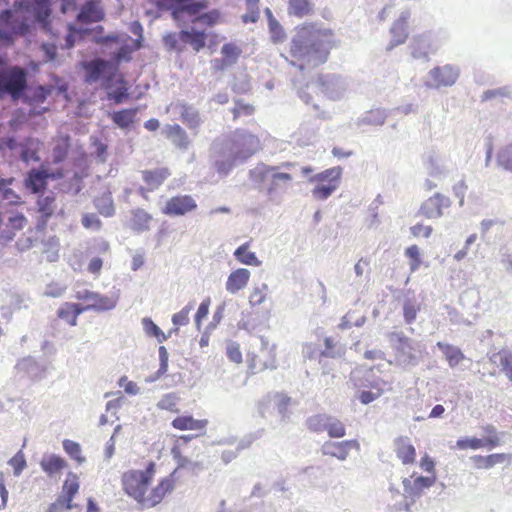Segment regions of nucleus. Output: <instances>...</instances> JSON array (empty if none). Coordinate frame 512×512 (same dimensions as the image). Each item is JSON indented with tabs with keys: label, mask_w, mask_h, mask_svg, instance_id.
I'll return each instance as SVG.
<instances>
[{
	"label": "nucleus",
	"mask_w": 512,
	"mask_h": 512,
	"mask_svg": "<svg viewBox=\"0 0 512 512\" xmlns=\"http://www.w3.org/2000/svg\"><path fill=\"white\" fill-rule=\"evenodd\" d=\"M49 179V172L44 169H32L30 170L25 179L24 186L31 193H39L47 186V180Z\"/></svg>",
	"instance_id": "6ab92c4d"
},
{
	"label": "nucleus",
	"mask_w": 512,
	"mask_h": 512,
	"mask_svg": "<svg viewBox=\"0 0 512 512\" xmlns=\"http://www.w3.org/2000/svg\"><path fill=\"white\" fill-rule=\"evenodd\" d=\"M119 296L115 293L112 295H102L97 293L93 303L86 306L88 311L105 312L113 310L118 303Z\"/></svg>",
	"instance_id": "a878e982"
},
{
	"label": "nucleus",
	"mask_w": 512,
	"mask_h": 512,
	"mask_svg": "<svg viewBox=\"0 0 512 512\" xmlns=\"http://www.w3.org/2000/svg\"><path fill=\"white\" fill-rule=\"evenodd\" d=\"M290 53L299 62L297 66L300 70L323 64L329 53L325 34L313 24L303 25L291 41Z\"/></svg>",
	"instance_id": "f03ea898"
},
{
	"label": "nucleus",
	"mask_w": 512,
	"mask_h": 512,
	"mask_svg": "<svg viewBox=\"0 0 512 512\" xmlns=\"http://www.w3.org/2000/svg\"><path fill=\"white\" fill-rule=\"evenodd\" d=\"M53 90L52 86H38L28 96V99L32 103H43Z\"/></svg>",
	"instance_id": "052dcab7"
},
{
	"label": "nucleus",
	"mask_w": 512,
	"mask_h": 512,
	"mask_svg": "<svg viewBox=\"0 0 512 512\" xmlns=\"http://www.w3.org/2000/svg\"><path fill=\"white\" fill-rule=\"evenodd\" d=\"M451 201L448 197L441 193H435L433 196L425 200L419 210V213L428 219L440 218L443 215V208H448Z\"/></svg>",
	"instance_id": "9b49d317"
},
{
	"label": "nucleus",
	"mask_w": 512,
	"mask_h": 512,
	"mask_svg": "<svg viewBox=\"0 0 512 512\" xmlns=\"http://www.w3.org/2000/svg\"><path fill=\"white\" fill-rule=\"evenodd\" d=\"M437 347L442 351L451 368L456 367L465 358L462 351L456 346L437 342Z\"/></svg>",
	"instance_id": "c9c22d12"
},
{
	"label": "nucleus",
	"mask_w": 512,
	"mask_h": 512,
	"mask_svg": "<svg viewBox=\"0 0 512 512\" xmlns=\"http://www.w3.org/2000/svg\"><path fill=\"white\" fill-rule=\"evenodd\" d=\"M152 219L151 215L143 209L133 211L131 219V228L136 232H144L149 229V222Z\"/></svg>",
	"instance_id": "a19ab883"
},
{
	"label": "nucleus",
	"mask_w": 512,
	"mask_h": 512,
	"mask_svg": "<svg viewBox=\"0 0 512 512\" xmlns=\"http://www.w3.org/2000/svg\"><path fill=\"white\" fill-rule=\"evenodd\" d=\"M104 89L107 91V98L113 100L116 104L123 103L129 96L127 82L122 76L118 78L115 77V80L111 83V87Z\"/></svg>",
	"instance_id": "393cba45"
},
{
	"label": "nucleus",
	"mask_w": 512,
	"mask_h": 512,
	"mask_svg": "<svg viewBox=\"0 0 512 512\" xmlns=\"http://www.w3.org/2000/svg\"><path fill=\"white\" fill-rule=\"evenodd\" d=\"M271 33V39L274 43L282 42L285 38V32L277 20H271L268 24Z\"/></svg>",
	"instance_id": "338daca9"
},
{
	"label": "nucleus",
	"mask_w": 512,
	"mask_h": 512,
	"mask_svg": "<svg viewBox=\"0 0 512 512\" xmlns=\"http://www.w3.org/2000/svg\"><path fill=\"white\" fill-rule=\"evenodd\" d=\"M500 445V438L496 435L486 437L484 439H479L476 437L472 438H461L458 439L456 442V447L465 450V449H479L482 447H489V448H495Z\"/></svg>",
	"instance_id": "aec40b11"
},
{
	"label": "nucleus",
	"mask_w": 512,
	"mask_h": 512,
	"mask_svg": "<svg viewBox=\"0 0 512 512\" xmlns=\"http://www.w3.org/2000/svg\"><path fill=\"white\" fill-rule=\"evenodd\" d=\"M169 176L170 172L167 168L143 172V179L151 191L157 189Z\"/></svg>",
	"instance_id": "f704fd0d"
},
{
	"label": "nucleus",
	"mask_w": 512,
	"mask_h": 512,
	"mask_svg": "<svg viewBox=\"0 0 512 512\" xmlns=\"http://www.w3.org/2000/svg\"><path fill=\"white\" fill-rule=\"evenodd\" d=\"M351 448L359 449V443L356 440H345L341 442L327 441L322 445L321 451L323 455L344 461L347 459Z\"/></svg>",
	"instance_id": "4468645a"
},
{
	"label": "nucleus",
	"mask_w": 512,
	"mask_h": 512,
	"mask_svg": "<svg viewBox=\"0 0 512 512\" xmlns=\"http://www.w3.org/2000/svg\"><path fill=\"white\" fill-rule=\"evenodd\" d=\"M174 489V481L167 477L161 480V482L151 491V493L144 497L143 507H154L159 504L167 493H170Z\"/></svg>",
	"instance_id": "a211bd4d"
},
{
	"label": "nucleus",
	"mask_w": 512,
	"mask_h": 512,
	"mask_svg": "<svg viewBox=\"0 0 512 512\" xmlns=\"http://www.w3.org/2000/svg\"><path fill=\"white\" fill-rule=\"evenodd\" d=\"M250 278V271L245 268H239L230 273L226 281V290L235 294L246 287Z\"/></svg>",
	"instance_id": "5701e85b"
},
{
	"label": "nucleus",
	"mask_w": 512,
	"mask_h": 512,
	"mask_svg": "<svg viewBox=\"0 0 512 512\" xmlns=\"http://www.w3.org/2000/svg\"><path fill=\"white\" fill-rule=\"evenodd\" d=\"M249 245V242H246L239 246L234 251V257L242 264L258 267L262 262L257 258L254 252L248 251Z\"/></svg>",
	"instance_id": "4c0bfd02"
},
{
	"label": "nucleus",
	"mask_w": 512,
	"mask_h": 512,
	"mask_svg": "<svg viewBox=\"0 0 512 512\" xmlns=\"http://www.w3.org/2000/svg\"><path fill=\"white\" fill-rule=\"evenodd\" d=\"M492 360H499L505 375L512 381V354L507 351L499 352L493 355Z\"/></svg>",
	"instance_id": "3c124183"
},
{
	"label": "nucleus",
	"mask_w": 512,
	"mask_h": 512,
	"mask_svg": "<svg viewBox=\"0 0 512 512\" xmlns=\"http://www.w3.org/2000/svg\"><path fill=\"white\" fill-rule=\"evenodd\" d=\"M51 1L52 0H33L32 11L36 22L47 25L51 16Z\"/></svg>",
	"instance_id": "7c9ffc66"
},
{
	"label": "nucleus",
	"mask_w": 512,
	"mask_h": 512,
	"mask_svg": "<svg viewBox=\"0 0 512 512\" xmlns=\"http://www.w3.org/2000/svg\"><path fill=\"white\" fill-rule=\"evenodd\" d=\"M178 401L179 397L175 393H168L160 399L157 406L162 410L174 411Z\"/></svg>",
	"instance_id": "69168bd1"
},
{
	"label": "nucleus",
	"mask_w": 512,
	"mask_h": 512,
	"mask_svg": "<svg viewBox=\"0 0 512 512\" xmlns=\"http://www.w3.org/2000/svg\"><path fill=\"white\" fill-rule=\"evenodd\" d=\"M38 212L40 213L39 224L45 226L48 219L54 214L57 205L56 198L53 193L41 195L37 200Z\"/></svg>",
	"instance_id": "b1692460"
},
{
	"label": "nucleus",
	"mask_w": 512,
	"mask_h": 512,
	"mask_svg": "<svg viewBox=\"0 0 512 512\" xmlns=\"http://www.w3.org/2000/svg\"><path fill=\"white\" fill-rule=\"evenodd\" d=\"M419 306L415 300L407 299L403 305V315L407 324L412 323L417 316Z\"/></svg>",
	"instance_id": "e2e57ef3"
},
{
	"label": "nucleus",
	"mask_w": 512,
	"mask_h": 512,
	"mask_svg": "<svg viewBox=\"0 0 512 512\" xmlns=\"http://www.w3.org/2000/svg\"><path fill=\"white\" fill-rule=\"evenodd\" d=\"M387 114L385 110L375 109L369 111L363 118L362 122L369 125H382L386 120Z\"/></svg>",
	"instance_id": "5fc2aeb1"
},
{
	"label": "nucleus",
	"mask_w": 512,
	"mask_h": 512,
	"mask_svg": "<svg viewBox=\"0 0 512 512\" xmlns=\"http://www.w3.org/2000/svg\"><path fill=\"white\" fill-rule=\"evenodd\" d=\"M328 420V414L313 415L307 419V427L313 432H323L326 431Z\"/></svg>",
	"instance_id": "8fccbe9b"
},
{
	"label": "nucleus",
	"mask_w": 512,
	"mask_h": 512,
	"mask_svg": "<svg viewBox=\"0 0 512 512\" xmlns=\"http://www.w3.org/2000/svg\"><path fill=\"white\" fill-rule=\"evenodd\" d=\"M154 464L150 463L146 470H133L123 475V487L125 492L138 503L143 504L145 493L152 480Z\"/></svg>",
	"instance_id": "20e7f679"
},
{
	"label": "nucleus",
	"mask_w": 512,
	"mask_h": 512,
	"mask_svg": "<svg viewBox=\"0 0 512 512\" xmlns=\"http://www.w3.org/2000/svg\"><path fill=\"white\" fill-rule=\"evenodd\" d=\"M73 307L74 305H72V303H65L57 311L58 317L66 321L71 326H75L77 324V319L75 317Z\"/></svg>",
	"instance_id": "0e129e2a"
},
{
	"label": "nucleus",
	"mask_w": 512,
	"mask_h": 512,
	"mask_svg": "<svg viewBox=\"0 0 512 512\" xmlns=\"http://www.w3.org/2000/svg\"><path fill=\"white\" fill-rule=\"evenodd\" d=\"M268 285L262 283L260 286L253 288V291L249 297V303L251 306L261 305L267 296Z\"/></svg>",
	"instance_id": "4d7b16f0"
},
{
	"label": "nucleus",
	"mask_w": 512,
	"mask_h": 512,
	"mask_svg": "<svg viewBox=\"0 0 512 512\" xmlns=\"http://www.w3.org/2000/svg\"><path fill=\"white\" fill-rule=\"evenodd\" d=\"M181 118L190 129H197L200 125V117L198 111L187 104H182L180 108Z\"/></svg>",
	"instance_id": "37998d69"
},
{
	"label": "nucleus",
	"mask_w": 512,
	"mask_h": 512,
	"mask_svg": "<svg viewBox=\"0 0 512 512\" xmlns=\"http://www.w3.org/2000/svg\"><path fill=\"white\" fill-rule=\"evenodd\" d=\"M395 452L403 464H411L415 461L416 451L407 436H400L394 440Z\"/></svg>",
	"instance_id": "412c9836"
},
{
	"label": "nucleus",
	"mask_w": 512,
	"mask_h": 512,
	"mask_svg": "<svg viewBox=\"0 0 512 512\" xmlns=\"http://www.w3.org/2000/svg\"><path fill=\"white\" fill-rule=\"evenodd\" d=\"M275 166L258 164L249 171V178L256 187L262 188L268 185L269 179L273 173Z\"/></svg>",
	"instance_id": "bb28decb"
},
{
	"label": "nucleus",
	"mask_w": 512,
	"mask_h": 512,
	"mask_svg": "<svg viewBox=\"0 0 512 512\" xmlns=\"http://www.w3.org/2000/svg\"><path fill=\"white\" fill-rule=\"evenodd\" d=\"M317 83L321 92L331 100L341 99L348 89L346 79L334 74L320 76Z\"/></svg>",
	"instance_id": "6e6552de"
},
{
	"label": "nucleus",
	"mask_w": 512,
	"mask_h": 512,
	"mask_svg": "<svg viewBox=\"0 0 512 512\" xmlns=\"http://www.w3.org/2000/svg\"><path fill=\"white\" fill-rule=\"evenodd\" d=\"M208 421L197 420L190 415L178 416L172 421V426L178 430H203Z\"/></svg>",
	"instance_id": "473e14b6"
},
{
	"label": "nucleus",
	"mask_w": 512,
	"mask_h": 512,
	"mask_svg": "<svg viewBox=\"0 0 512 512\" xmlns=\"http://www.w3.org/2000/svg\"><path fill=\"white\" fill-rule=\"evenodd\" d=\"M85 82L93 84L101 80L102 88L111 87V83L117 75L115 63L108 62L102 58H95L91 61L84 62Z\"/></svg>",
	"instance_id": "39448f33"
},
{
	"label": "nucleus",
	"mask_w": 512,
	"mask_h": 512,
	"mask_svg": "<svg viewBox=\"0 0 512 512\" xmlns=\"http://www.w3.org/2000/svg\"><path fill=\"white\" fill-rule=\"evenodd\" d=\"M221 54L228 64L234 65L241 54V50L233 43H226L221 48Z\"/></svg>",
	"instance_id": "6e6d98bb"
},
{
	"label": "nucleus",
	"mask_w": 512,
	"mask_h": 512,
	"mask_svg": "<svg viewBox=\"0 0 512 512\" xmlns=\"http://www.w3.org/2000/svg\"><path fill=\"white\" fill-rule=\"evenodd\" d=\"M510 456L505 453H495L488 456L475 455L471 457L477 469H490L497 464H502L508 460Z\"/></svg>",
	"instance_id": "cd10ccee"
},
{
	"label": "nucleus",
	"mask_w": 512,
	"mask_h": 512,
	"mask_svg": "<svg viewBox=\"0 0 512 512\" xmlns=\"http://www.w3.org/2000/svg\"><path fill=\"white\" fill-rule=\"evenodd\" d=\"M105 13L95 0L87 1L77 14V21L83 24L103 20Z\"/></svg>",
	"instance_id": "dca6fc26"
},
{
	"label": "nucleus",
	"mask_w": 512,
	"mask_h": 512,
	"mask_svg": "<svg viewBox=\"0 0 512 512\" xmlns=\"http://www.w3.org/2000/svg\"><path fill=\"white\" fill-rule=\"evenodd\" d=\"M339 185V183L316 184L313 190L311 191L312 196L316 200H326L333 194V192H335L338 189Z\"/></svg>",
	"instance_id": "49530a36"
},
{
	"label": "nucleus",
	"mask_w": 512,
	"mask_h": 512,
	"mask_svg": "<svg viewBox=\"0 0 512 512\" xmlns=\"http://www.w3.org/2000/svg\"><path fill=\"white\" fill-rule=\"evenodd\" d=\"M39 464L43 472L49 477L59 473L67 466V462L62 457L53 453L44 454Z\"/></svg>",
	"instance_id": "4be33fe9"
},
{
	"label": "nucleus",
	"mask_w": 512,
	"mask_h": 512,
	"mask_svg": "<svg viewBox=\"0 0 512 512\" xmlns=\"http://www.w3.org/2000/svg\"><path fill=\"white\" fill-rule=\"evenodd\" d=\"M195 303L189 302L181 311L172 316V323L177 327L186 325L189 322V314L194 309Z\"/></svg>",
	"instance_id": "bf43d9fd"
},
{
	"label": "nucleus",
	"mask_w": 512,
	"mask_h": 512,
	"mask_svg": "<svg viewBox=\"0 0 512 512\" xmlns=\"http://www.w3.org/2000/svg\"><path fill=\"white\" fill-rule=\"evenodd\" d=\"M313 11V4L309 0H288V13L302 18Z\"/></svg>",
	"instance_id": "ea45409f"
},
{
	"label": "nucleus",
	"mask_w": 512,
	"mask_h": 512,
	"mask_svg": "<svg viewBox=\"0 0 512 512\" xmlns=\"http://www.w3.org/2000/svg\"><path fill=\"white\" fill-rule=\"evenodd\" d=\"M94 205L98 212L104 217H112L115 214L112 193L108 190L94 199Z\"/></svg>",
	"instance_id": "72a5a7b5"
},
{
	"label": "nucleus",
	"mask_w": 512,
	"mask_h": 512,
	"mask_svg": "<svg viewBox=\"0 0 512 512\" xmlns=\"http://www.w3.org/2000/svg\"><path fill=\"white\" fill-rule=\"evenodd\" d=\"M497 164L502 169L512 172V143L499 150L497 153Z\"/></svg>",
	"instance_id": "09e8293b"
},
{
	"label": "nucleus",
	"mask_w": 512,
	"mask_h": 512,
	"mask_svg": "<svg viewBox=\"0 0 512 512\" xmlns=\"http://www.w3.org/2000/svg\"><path fill=\"white\" fill-rule=\"evenodd\" d=\"M17 368L24 371L31 379L37 380L44 376V369L33 358H24L18 362Z\"/></svg>",
	"instance_id": "e433bc0d"
},
{
	"label": "nucleus",
	"mask_w": 512,
	"mask_h": 512,
	"mask_svg": "<svg viewBox=\"0 0 512 512\" xmlns=\"http://www.w3.org/2000/svg\"><path fill=\"white\" fill-rule=\"evenodd\" d=\"M8 464L13 468L14 476L18 477L26 467V459L22 450H19L9 461Z\"/></svg>",
	"instance_id": "13d9d810"
},
{
	"label": "nucleus",
	"mask_w": 512,
	"mask_h": 512,
	"mask_svg": "<svg viewBox=\"0 0 512 512\" xmlns=\"http://www.w3.org/2000/svg\"><path fill=\"white\" fill-rule=\"evenodd\" d=\"M326 431L331 438H341L346 435L345 425L338 418L329 415Z\"/></svg>",
	"instance_id": "de8ad7c7"
},
{
	"label": "nucleus",
	"mask_w": 512,
	"mask_h": 512,
	"mask_svg": "<svg viewBox=\"0 0 512 512\" xmlns=\"http://www.w3.org/2000/svg\"><path fill=\"white\" fill-rule=\"evenodd\" d=\"M137 109H123L112 114L113 122L120 128L129 127L135 119Z\"/></svg>",
	"instance_id": "c03bdc74"
},
{
	"label": "nucleus",
	"mask_w": 512,
	"mask_h": 512,
	"mask_svg": "<svg viewBox=\"0 0 512 512\" xmlns=\"http://www.w3.org/2000/svg\"><path fill=\"white\" fill-rule=\"evenodd\" d=\"M64 451L78 463H83L85 458L81 455V446L72 440L66 439L63 441Z\"/></svg>",
	"instance_id": "864d4df0"
},
{
	"label": "nucleus",
	"mask_w": 512,
	"mask_h": 512,
	"mask_svg": "<svg viewBox=\"0 0 512 512\" xmlns=\"http://www.w3.org/2000/svg\"><path fill=\"white\" fill-rule=\"evenodd\" d=\"M27 89L26 72L19 67L0 71V98L8 95L16 101L25 96Z\"/></svg>",
	"instance_id": "7ed1b4c3"
},
{
	"label": "nucleus",
	"mask_w": 512,
	"mask_h": 512,
	"mask_svg": "<svg viewBox=\"0 0 512 512\" xmlns=\"http://www.w3.org/2000/svg\"><path fill=\"white\" fill-rule=\"evenodd\" d=\"M428 174L432 177H440L446 174L443 165L440 164L439 158L435 152H429L424 161Z\"/></svg>",
	"instance_id": "79ce46f5"
},
{
	"label": "nucleus",
	"mask_w": 512,
	"mask_h": 512,
	"mask_svg": "<svg viewBox=\"0 0 512 512\" xmlns=\"http://www.w3.org/2000/svg\"><path fill=\"white\" fill-rule=\"evenodd\" d=\"M341 175H342V168L337 166V167H332V168L326 169L320 173H317V174L311 176L308 179V181L310 183H315V184H321V183H325V184L339 183L340 184Z\"/></svg>",
	"instance_id": "2f4dec72"
},
{
	"label": "nucleus",
	"mask_w": 512,
	"mask_h": 512,
	"mask_svg": "<svg viewBox=\"0 0 512 512\" xmlns=\"http://www.w3.org/2000/svg\"><path fill=\"white\" fill-rule=\"evenodd\" d=\"M459 77V69L452 65L435 67L426 76L425 85L428 88L452 86Z\"/></svg>",
	"instance_id": "423d86ee"
},
{
	"label": "nucleus",
	"mask_w": 512,
	"mask_h": 512,
	"mask_svg": "<svg viewBox=\"0 0 512 512\" xmlns=\"http://www.w3.org/2000/svg\"><path fill=\"white\" fill-rule=\"evenodd\" d=\"M273 400L281 418L283 420L287 419L289 417L288 407L291 404L292 399L287 395L277 393L273 396Z\"/></svg>",
	"instance_id": "603ef678"
},
{
	"label": "nucleus",
	"mask_w": 512,
	"mask_h": 512,
	"mask_svg": "<svg viewBox=\"0 0 512 512\" xmlns=\"http://www.w3.org/2000/svg\"><path fill=\"white\" fill-rule=\"evenodd\" d=\"M410 12L408 10L402 11L399 18L393 23L390 34L391 41L387 47V50H392L394 47L403 44L407 37V22L410 18Z\"/></svg>",
	"instance_id": "2eb2a0df"
},
{
	"label": "nucleus",
	"mask_w": 512,
	"mask_h": 512,
	"mask_svg": "<svg viewBox=\"0 0 512 512\" xmlns=\"http://www.w3.org/2000/svg\"><path fill=\"white\" fill-rule=\"evenodd\" d=\"M406 344L399 347L396 351L395 361L403 368H412L417 366L424 352V346L414 340L405 342Z\"/></svg>",
	"instance_id": "0eeeda50"
},
{
	"label": "nucleus",
	"mask_w": 512,
	"mask_h": 512,
	"mask_svg": "<svg viewBox=\"0 0 512 512\" xmlns=\"http://www.w3.org/2000/svg\"><path fill=\"white\" fill-rule=\"evenodd\" d=\"M69 147L70 143L68 137L58 139L52 151L53 163L59 164L63 162L67 157Z\"/></svg>",
	"instance_id": "a18cd8bd"
},
{
	"label": "nucleus",
	"mask_w": 512,
	"mask_h": 512,
	"mask_svg": "<svg viewBox=\"0 0 512 512\" xmlns=\"http://www.w3.org/2000/svg\"><path fill=\"white\" fill-rule=\"evenodd\" d=\"M82 225L87 229L99 230L101 228V220L94 213H86L82 217Z\"/></svg>",
	"instance_id": "774afa93"
},
{
	"label": "nucleus",
	"mask_w": 512,
	"mask_h": 512,
	"mask_svg": "<svg viewBox=\"0 0 512 512\" xmlns=\"http://www.w3.org/2000/svg\"><path fill=\"white\" fill-rule=\"evenodd\" d=\"M435 483L434 477L419 476L414 480L404 478L402 481L404 489V498L411 499L415 503L421 497L424 489L431 487Z\"/></svg>",
	"instance_id": "ddd939ff"
},
{
	"label": "nucleus",
	"mask_w": 512,
	"mask_h": 512,
	"mask_svg": "<svg viewBox=\"0 0 512 512\" xmlns=\"http://www.w3.org/2000/svg\"><path fill=\"white\" fill-rule=\"evenodd\" d=\"M430 52L429 40L425 36L415 37L411 44V55L415 59H426Z\"/></svg>",
	"instance_id": "58836bf2"
},
{
	"label": "nucleus",
	"mask_w": 512,
	"mask_h": 512,
	"mask_svg": "<svg viewBox=\"0 0 512 512\" xmlns=\"http://www.w3.org/2000/svg\"><path fill=\"white\" fill-rule=\"evenodd\" d=\"M196 208L197 203L190 195H178L170 198L166 202L163 213L171 216H180Z\"/></svg>",
	"instance_id": "f8f14e48"
},
{
	"label": "nucleus",
	"mask_w": 512,
	"mask_h": 512,
	"mask_svg": "<svg viewBox=\"0 0 512 512\" xmlns=\"http://www.w3.org/2000/svg\"><path fill=\"white\" fill-rule=\"evenodd\" d=\"M162 134L180 150H187L190 145L188 134L178 124L165 125Z\"/></svg>",
	"instance_id": "f3484780"
},
{
	"label": "nucleus",
	"mask_w": 512,
	"mask_h": 512,
	"mask_svg": "<svg viewBox=\"0 0 512 512\" xmlns=\"http://www.w3.org/2000/svg\"><path fill=\"white\" fill-rule=\"evenodd\" d=\"M260 352L253 358V367L259 365L260 370L276 368V346L270 344L264 336L259 337Z\"/></svg>",
	"instance_id": "9d476101"
},
{
	"label": "nucleus",
	"mask_w": 512,
	"mask_h": 512,
	"mask_svg": "<svg viewBox=\"0 0 512 512\" xmlns=\"http://www.w3.org/2000/svg\"><path fill=\"white\" fill-rule=\"evenodd\" d=\"M179 37L182 42L190 44L196 52H199L206 45V33L204 31L181 30Z\"/></svg>",
	"instance_id": "c85d7f7f"
},
{
	"label": "nucleus",
	"mask_w": 512,
	"mask_h": 512,
	"mask_svg": "<svg viewBox=\"0 0 512 512\" xmlns=\"http://www.w3.org/2000/svg\"><path fill=\"white\" fill-rule=\"evenodd\" d=\"M289 173L279 172L275 166L273 173L266 185V194L271 201H279L281 196L287 191L292 181Z\"/></svg>",
	"instance_id": "1a4fd4ad"
},
{
	"label": "nucleus",
	"mask_w": 512,
	"mask_h": 512,
	"mask_svg": "<svg viewBox=\"0 0 512 512\" xmlns=\"http://www.w3.org/2000/svg\"><path fill=\"white\" fill-rule=\"evenodd\" d=\"M131 53H132L131 48L128 45L124 44L119 48V50L117 52L113 53L111 56V59L107 60V61L115 63V66L118 70L120 62H122V61L128 62L131 60Z\"/></svg>",
	"instance_id": "680f3d73"
},
{
	"label": "nucleus",
	"mask_w": 512,
	"mask_h": 512,
	"mask_svg": "<svg viewBox=\"0 0 512 512\" xmlns=\"http://www.w3.org/2000/svg\"><path fill=\"white\" fill-rule=\"evenodd\" d=\"M260 148L259 139L253 134L237 131L230 138L217 139L211 147L212 166L226 177L234 167L246 162Z\"/></svg>",
	"instance_id": "f257e3e1"
},
{
	"label": "nucleus",
	"mask_w": 512,
	"mask_h": 512,
	"mask_svg": "<svg viewBox=\"0 0 512 512\" xmlns=\"http://www.w3.org/2000/svg\"><path fill=\"white\" fill-rule=\"evenodd\" d=\"M78 489V476L73 472H69L67 475V479L63 484V492L65 493V495L61 496L62 500L65 502L66 509H72V500L75 494L78 492Z\"/></svg>",
	"instance_id": "c756f323"
}]
</instances>
